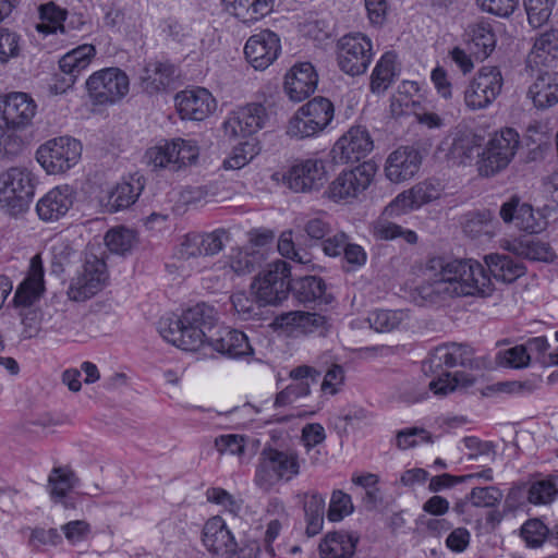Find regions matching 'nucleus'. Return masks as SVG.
Here are the masks:
<instances>
[{"label": "nucleus", "instance_id": "obj_49", "mask_svg": "<svg viewBox=\"0 0 558 558\" xmlns=\"http://www.w3.org/2000/svg\"><path fill=\"white\" fill-rule=\"evenodd\" d=\"M372 233L377 240L388 241L402 238L409 244H414L417 241V235L414 231L403 229L401 226L385 219L373 223Z\"/></svg>", "mask_w": 558, "mask_h": 558}, {"label": "nucleus", "instance_id": "obj_5", "mask_svg": "<svg viewBox=\"0 0 558 558\" xmlns=\"http://www.w3.org/2000/svg\"><path fill=\"white\" fill-rule=\"evenodd\" d=\"M199 148L194 141L175 138L148 148L145 159L154 170L180 171L196 162Z\"/></svg>", "mask_w": 558, "mask_h": 558}, {"label": "nucleus", "instance_id": "obj_64", "mask_svg": "<svg viewBox=\"0 0 558 558\" xmlns=\"http://www.w3.org/2000/svg\"><path fill=\"white\" fill-rule=\"evenodd\" d=\"M215 447L220 453L241 457L245 450L244 438L240 435H221L215 439Z\"/></svg>", "mask_w": 558, "mask_h": 558}, {"label": "nucleus", "instance_id": "obj_62", "mask_svg": "<svg viewBox=\"0 0 558 558\" xmlns=\"http://www.w3.org/2000/svg\"><path fill=\"white\" fill-rule=\"evenodd\" d=\"M207 500L223 507L231 513L236 514L241 509V501L235 499L230 493L220 487L209 488L206 492Z\"/></svg>", "mask_w": 558, "mask_h": 558}, {"label": "nucleus", "instance_id": "obj_45", "mask_svg": "<svg viewBox=\"0 0 558 558\" xmlns=\"http://www.w3.org/2000/svg\"><path fill=\"white\" fill-rule=\"evenodd\" d=\"M558 495V473L534 481L527 486V501L532 505H549Z\"/></svg>", "mask_w": 558, "mask_h": 558}, {"label": "nucleus", "instance_id": "obj_52", "mask_svg": "<svg viewBox=\"0 0 558 558\" xmlns=\"http://www.w3.org/2000/svg\"><path fill=\"white\" fill-rule=\"evenodd\" d=\"M105 243L110 252L124 255L134 246L135 233L123 227L114 228L106 233Z\"/></svg>", "mask_w": 558, "mask_h": 558}, {"label": "nucleus", "instance_id": "obj_36", "mask_svg": "<svg viewBox=\"0 0 558 558\" xmlns=\"http://www.w3.org/2000/svg\"><path fill=\"white\" fill-rule=\"evenodd\" d=\"M468 47L477 60H485L495 49L496 37L489 24L481 22L470 26Z\"/></svg>", "mask_w": 558, "mask_h": 558}, {"label": "nucleus", "instance_id": "obj_24", "mask_svg": "<svg viewBox=\"0 0 558 558\" xmlns=\"http://www.w3.org/2000/svg\"><path fill=\"white\" fill-rule=\"evenodd\" d=\"M74 202V190L65 184L48 191L36 204L38 218L44 222H56L63 218Z\"/></svg>", "mask_w": 558, "mask_h": 558}, {"label": "nucleus", "instance_id": "obj_11", "mask_svg": "<svg viewBox=\"0 0 558 558\" xmlns=\"http://www.w3.org/2000/svg\"><path fill=\"white\" fill-rule=\"evenodd\" d=\"M86 88L95 104L113 105L128 95L130 81L119 68H107L92 74L86 81Z\"/></svg>", "mask_w": 558, "mask_h": 558}, {"label": "nucleus", "instance_id": "obj_50", "mask_svg": "<svg viewBox=\"0 0 558 558\" xmlns=\"http://www.w3.org/2000/svg\"><path fill=\"white\" fill-rule=\"evenodd\" d=\"M407 318L408 314L403 311L376 310L368 315L367 320L374 330L388 332L398 328Z\"/></svg>", "mask_w": 558, "mask_h": 558}, {"label": "nucleus", "instance_id": "obj_18", "mask_svg": "<svg viewBox=\"0 0 558 558\" xmlns=\"http://www.w3.org/2000/svg\"><path fill=\"white\" fill-rule=\"evenodd\" d=\"M473 350L469 345L450 343L436 348L423 363L425 374L440 376L447 368L458 365L472 367Z\"/></svg>", "mask_w": 558, "mask_h": 558}, {"label": "nucleus", "instance_id": "obj_22", "mask_svg": "<svg viewBox=\"0 0 558 558\" xmlns=\"http://www.w3.org/2000/svg\"><path fill=\"white\" fill-rule=\"evenodd\" d=\"M373 148L374 142L367 129L356 125L336 142L332 153L342 162H355L366 157Z\"/></svg>", "mask_w": 558, "mask_h": 558}, {"label": "nucleus", "instance_id": "obj_51", "mask_svg": "<svg viewBox=\"0 0 558 558\" xmlns=\"http://www.w3.org/2000/svg\"><path fill=\"white\" fill-rule=\"evenodd\" d=\"M323 132L319 126L299 108L289 120L287 134L291 138L304 140Z\"/></svg>", "mask_w": 558, "mask_h": 558}, {"label": "nucleus", "instance_id": "obj_44", "mask_svg": "<svg viewBox=\"0 0 558 558\" xmlns=\"http://www.w3.org/2000/svg\"><path fill=\"white\" fill-rule=\"evenodd\" d=\"M323 371L308 365H301L290 372V377L293 380L286 389L293 396L296 401L301 397L310 393L312 384L318 381Z\"/></svg>", "mask_w": 558, "mask_h": 558}, {"label": "nucleus", "instance_id": "obj_17", "mask_svg": "<svg viewBox=\"0 0 558 558\" xmlns=\"http://www.w3.org/2000/svg\"><path fill=\"white\" fill-rule=\"evenodd\" d=\"M444 190L439 180L428 179L400 193L386 208L387 215H400L430 203L441 195Z\"/></svg>", "mask_w": 558, "mask_h": 558}, {"label": "nucleus", "instance_id": "obj_4", "mask_svg": "<svg viewBox=\"0 0 558 558\" xmlns=\"http://www.w3.org/2000/svg\"><path fill=\"white\" fill-rule=\"evenodd\" d=\"M34 193V177L28 169L12 167L0 174V205L11 215L25 211Z\"/></svg>", "mask_w": 558, "mask_h": 558}, {"label": "nucleus", "instance_id": "obj_10", "mask_svg": "<svg viewBox=\"0 0 558 558\" xmlns=\"http://www.w3.org/2000/svg\"><path fill=\"white\" fill-rule=\"evenodd\" d=\"M107 279L105 260L92 250H87L84 255L82 270L72 279L68 295L76 302L90 299L105 287Z\"/></svg>", "mask_w": 558, "mask_h": 558}, {"label": "nucleus", "instance_id": "obj_3", "mask_svg": "<svg viewBox=\"0 0 558 558\" xmlns=\"http://www.w3.org/2000/svg\"><path fill=\"white\" fill-rule=\"evenodd\" d=\"M300 469L296 451L264 448L258 458L254 482L260 489L269 492L277 483L290 482L298 476Z\"/></svg>", "mask_w": 558, "mask_h": 558}, {"label": "nucleus", "instance_id": "obj_63", "mask_svg": "<svg viewBox=\"0 0 558 558\" xmlns=\"http://www.w3.org/2000/svg\"><path fill=\"white\" fill-rule=\"evenodd\" d=\"M417 437L421 441H430V435L424 428L412 427L399 430L396 437L397 447L401 450L412 448L418 444Z\"/></svg>", "mask_w": 558, "mask_h": 558}, {"label": "nucleus", "instance_id": "obj_8", "mask_svg": "<svg viewBox=\"0 0 558 558\" xmlns=\"http://www.w3.org/2000/svg\"><path fill=\"white\" fill-rule=\"evenodd\" d=\"M372 40L362 33H350L337 43V62L351 76L364 74L373 59Z\"/></svg>", "mask_w": 558, "mask_h": 558}, {"label": "nucleus", "instance_id": "obj_42", "mask_svg": "<svg viewBox=\"0 0 558 558\" xmlns=\"http://www.w3.org/2000/svg\"><path fill=\"white\" fill-rule=\"evenodd\" d=\"M509 250L519 257L533 262H553L555 253L548 243L538 240L523 239L510 244Z\"/></svg>", "mask_w": 558, "mask_h": 558}, {"label": "nucleus", "instance_id": "obj_32", "mask_svg": "<svg viewBox=\"0 0 558 558\" xmlns=\"http://www.w3.org/2000/svg\"><path fill=\"white\" fill-rule=\"evenodd\" d=\"M481 136L471 130H459L456 132L450 147L447 151V159L453 165H462L471 160L475 154L480 156Z\"/></svg>", "mask_w": 558, "mask_h": 558}, {"label": "nucleus", "instance_id": "obj_1", "mask_svg": "<svg viewBox=\"0 0 558 558\" xmlns=\"http://www.w3.org/2000/svg\"><path fill=\"white\" fill-rule=\"evenodd\" d=\"M216 320L214 307L198 303L180 317L160 320L159 332L166 341L186 351H196L207 343L215 351L232 359L253 354L244 332L217 326Z\"/></svg>", "mask_w": 558, "mask_h": 558}, {"label": "nucleus", "instance_id": "obj_41", "mask_svg": "<svg viewBox=\"0 0 558 558\" xmlns=\"http://www.w3.org/2000/svg\"><path fill=\"white\" fill-rule=\"evenodd\" d=\"M397 56L388 51L381 56L372 73L371 89L374 93L386 90L398 76Z\"/></svg>", "mask_w": 558, "mask_h": 558}, {"label": "nucleus", "instance_id": "obj_30", "mask_svg": "<svg viewBox=\"0 0 558 558\" xmlns=\"http://www.w3.org/2000/svg\"><path fill=\"white\" fill-rule=\"evenodd\" d=\"M175 69L167 62H149L140 75V84L147 94H156L165 90L173 81Z\"/></svg>", "mask_w": 558, "mask_h": 558}, {"label": "nucleus", "instance_id": "obj_60", "mask_svg": "<svg viewBox=\"0 0 558 558\" xmlns=\"http://www.w3.org/2000/svg\"><path fill=\"white\" fill-rule=\"evenodd\" d=\"M548 532L549 527L538 519L529 520L521 527V536L532 547L542 545Z\"/></svg>", "mask_w": 558, "mask_h": 558}, {"label": "nucleus", "instance_id": "obj_38", "mask_svg": "<svg viewBox=\"0 0 558 558\" xmlns=\"http://www.w3.org/2000/svg\"><path fill=\"white\" fill-rule=\"evenodd\" d=\"M558 57V32L549 31L536 37L529 54V62L535 65L551 66Z\"/></svg>", "mask_w": 558, "mask_h": 558}, {"label": "nucleus", "instance_id": "obj_40", "mask_svg": "<svg viewBox=\"0 0 558 558\" xmlns=\"http://www.w3.org/2000/svg\"><path fill=\"white\" fill-rule=\"evenodd\" d=\"M303 509L306 522L305 533L315 536L323 530L325 515V498L318 493L303 494Z\"/></svg>", "mask_w": 558, "mask_h": 558}, {"label": "nucleus", "instance_id": "obj_47", "mask_svg": "<svg viewBox=\"0 0 558 558\" xmlns=\"http://www.w3.org/2000/svg\"><path fill=\"white\" fill-rule=\"evenodd\" d=\"M300 108L322 131L328 126L333 118V105L325 97H315Z\"/></svg>", "mask_w": 558, "mask_h": 558}, {"label": "nucleus", "instance_id": "obj_39", "mask_svg": "<svg viewBox=\"0 0 558 558\" xmlns=\"http://www.w3.org/2000/svg\"><path fill=\"white\" fill-rule=\"evenodd\" d=\"M143 191L141 182H121L112 189L107 196V211L117 213L133 205Z\"/></svg>", "mask_w": 558, "mask_h": 558}, {"label": "nucleus", "instance_id": "obj_15", "mask_svg": "<svg viewBox=\"0 0 558 558\" xmlns=\"http://www.w3.org/2000/svg\"><path fill=\"white\" fill-rule=\"evenodd\" d=\"M376 173V166L363 162L349 171H342L329 184L327 194L333 201L355 198L372 183Z\"/></svg>", "mask_w": 558, "mask_h": 558}, {"label": "nucleus", "instance_id": "obj_23", "mask_svg": "<svg viewBox=\"0 0 558 558\" xmlns=\"http://www.w3.org/2000/svg\"><path fill=\"white\" fill-rule=\"evenodd\" d=\"M499 215L506 223L514 222L515 227L529 233H538L547 225L539 213L535 215L532 206L527 203H521L517 196L501 205Z\"/></svg>", "mask_w": 558, "mask_h": 558}, {"label": "nucleus", "instance_id": "obj_16", "mask_svg": "<svg viewBox=\"0 0 558 558\" xmlns=\"http://www.w3.org/2000/svg\"><path fill=\"white\" fill-rule=\"evenodd\" d=\"M96 53L93 45H82L65 53L59 61L60 73L56 75L53 85L56 94H63L71 88L77 76L85 71Z\"/></svg>", "mask_w": 558, "mask_h": 558}, {"label": "nucleus", "instance_id": "obj_14", "mask_svg": "<svg viewBox=\"0 0 558 558\" xmlns=\"http://www.w3.org/2000/svg\"><path fill=\"white\" fill-rule=\"evenodd\" d=\"M504 77L497 66H483L464 90V102L471 110L490 106L500 94Z\"/></svg>", "mask_w": 558, "mask_h": 558}, {"label": "nucleus", "instance_id": "obj_29", "mask_svg": "<svg viewBox=\"0 0 558 558\" xmlns=\"http://www.w3.org/2000/svg\"><path fill=\"white\" fill-rule=\"evenodd\" d=\"M527 96L537 109H547L558 102V72H543L529 87Z\"/></svg>", "mask_w": 558, "mask_h": 558}, {"label": "nucleus", "instance_id": "obj_31", "mask_svg": "<svg viewBox=\"0 0 558 558\" xmlns=\"http://www.w3.org/2000/svg\"><path fill=\"white\" fill-rule=\"evenodd\" d=\"M359 536L344 531L327 533L319 544L322 558H351L356 549Z\"/></svg>", "mask_w": 558, "mask_h": 558}, {"label": "nucleus", "instance_id": "obj_6", "mask_svg": "<svg viewBox=\"0 0 558 558\" xmlns=\"http://www.w3.org/2000/svg\"><path fill=\"white\" fill-rule=\"evenodd\" d=\"M290 265L281 259L275 260L259 272L252 283L256 301L260 305H278L290 292Z\"/></svg>", "mask_w": 558, "mask_h": 558}, {"label": "nucleus", "instance_id": "obj_59", "mask_svg": "<svg viewBox=\"0 0 558 558\" xmlns=\"http://www.w3.org/2000/svg\"><path fill=\"white\" fill-rule=\"evenodd\" d=\"M530 359V353L526 352V348L524 345H515L511 349L500 351L496 357L499 365L513 368L527 366Z\"/></svg>", "mask_w": 558, "mask_h": 558}, {"label": "nucleus", "instance_id": "obj_9", "mask_svg": "<svg viewBox=\"0 0 558 558\" xmlns=\"http://www.w3.org/2000/svg\"><path fill=\"white\" fill-rule=\"evenodd\" d=\"M271 178L295 193H306L324 186L327 171L322 159L310 158L298 161L284 172L274 173Z\"/></svg>", "mask_w": 558, "mask_h": 558}, {"label": "nucleus", "instance_id": "obj_57", "mask_svg": "<svg viewBox=\"0 0 558 558\" xmlns=\"http://www.w3.org/2000/svg\"><path fill=\"white\" fill-rule=\"evenodd\" d=\"M502 497V492L495 486L474 487L469 494L471 506L483 508L497 506Z\"/></svg>", "mask_w": 558, "mask_h": 558}, {"label": "nucleus", "instance_id": "obj_53", "mask_svg": "<svg viewBox=\"0 0 558 558\" xmlns=\"http://www.w3.org/2000/svg\"><path fill=\"white\" fill-rule=\"evenodd\" d=\"M0 123V160L12 159L24 149V142L15 132Z\"/></svg>", "mask_w": 558, "mask_h": 558}, {"label": "nucleus", "instance_id": "obj_13", "mask_svg": "<svg viewBox=\"0 0 558 558\" xmlns=\"http://www.w3.org/2000/svg\"><path fill=\"white\" fill-rule=\"evenodd\" d=\"M519 146V134L513 129L496 133L480 155V173L489 177L505 169Z\"/></svg>", "mask_w": 558, "mask_h": 558}, {"label": "nucleus", "instance_id": "obj_25", "mask_svg": "<svg viewBox=\"0 0 558 558\" xmlns=\"http://www.w3.org/2000/svg\"><path fill=\"white\" fill-rule=\"evenodd\" d=\"M422 156L411 146H402L392 151L385 165V173L389 181L400 183L413 178L420 170Z\"/></svg>", "mask_w": 558, "mask_h": 558}, {"label": "nucleus", "instance_id": "obj_27", "mask_svg": "<svg viewBox=\"0 0 558 558\" xmlns=\"http://www.w3.org/2000/svg\"><path fill=\"white\" fill-rule=\"evenodd\" d=\"M182 119L203 121L216 109V100L206 88L183 90L175 97Z\"/></svg>", "mask_w": 558, "mask_h": 558}, {"label": "nucleus", "instance_id": "obj_55", "mask_svg": "<svg viewBox=\"0 0 558 558\" xmlns=\"http://www.w3.org/2000/svg\"><path fill=\"white\" fill-rule=\"evenodd\" d=\"M555 2L553 0H524L529 23L533 27H539L546 23Z\"/></svg>", "mask_w": 558, "mask_h": 558}, {"label": "nucleus", "instance_id": "obj_35", "mask_svg": "<svg viewBox=\"0 0 558 558\" xmlns=\"http://www.w3.org/2000/svg\"><path fill=\"white\" fill-rule=\"evenodd\" d=\"M490 275L499 281L510 283L525 274L521 262L502 254H490L485 257Z\"/></svg>", "mask_w": 558, "mask_h": 558}, {"label": "nucleus", "instance_id": "obj_20", "mask_svg": "<svg viewBox=\"0 0 558 558\" xmlns=\"http://www.w3.org/2000/svg\"><path fill=\"white\" fill-rule=\"evenodd\" d=\"M267 120L266 108L259 102H252L233 111L223 128L231 136H250L262 130Z\"/></svg>", "mask_w": 558, "mask_h": 558}, {"label": "nucleus", "instance_id": "obj_56", "mask_svg": "<svg viewBox=\"0 0 558 558\" xmlns=\"http://www.w3.org/2000/svg\"><path fill=\"white\" fill-rule=\"evenodd\" d=\"M351 496L342 490H335L331 495L327 518L331 522H339L353 512Z\"/></svg>", "mask_w": 558, "mask_h": 558}, {"label": "nucleus", "instance_id": "obj_54", "mask_svg": "<svg viewBox=\"0 0 558 558\" xmlns=\"http://www.w3.org/2000/svg\"><path fill=\"white\" fill-rule=\"evenodd\" d=\"M258 148L255 143L245 141L235 146L230 156L223 161L225 169H241L246 166L256 155Z\"/></svg>", "mask_w": 558, "mask_h": 558}, {"label": "nucleus", "instance_id": "obj_46", "mask_svg": "<svg viewBox=\"0 0 558 558\" xmlns=\"http://www.w3.org/2000/svg\"><path fill=\"white\" fill-rule=\"evenodd\" d=\"M474 381L475 378L471 374L456 372L452 376L449 373L437 376V379L432 380L428 386L435 395H447L457 388L471 387Z\"/></svg>", "mask_w": 558, "mask_h": 558}, {"label": "nucleus", "instance_id": "obj_33", "mask_svg": "<svg viewBox=\"0 0 558 558\" xmlns=\"http://www.w3.org/2000/svg\"><path fill=\"white\" fill-rule=\"evenodd\" d=\"M290 292L301 304L307 305L316 302L328 303L326 284L320 277L305 276L290 283Z\"/></svg>", "mask_w": 558, "mask_h": 558}, {"label": "nucleus", "instance_id": "obj_34", "mask_svg": "<svg viewBox=\"0 0 558 558\" xmlns=\"http://www.w3.org/2000/svg\"><path fill=\"white\" fill-rule=\"evenodd\" d=\"M462 230L471 239H490L495 234L497 221L489 209L473 210L462 217Z\"/></svg>", "mask_w": 558, "mask_h": 558}, {"label": "nucleus", "instance_id": "obj_37", "mask_svg": "<svg viewBox=\"0 0 558 558\" xmlns=\"http://www.w3.org/2000/svg\"><path fill=\"white\" fill-rule=\"evenodd\" d=\"M243 23L258 21L272 11L275 0H222Z\"/></svg>", "mask_w": 558, "mask_h": 558}, {"label": "nucleus", "instance_id": "obj_26", "mask_svg": "<svg viewBox=\"0 0 558 558\" xmlns=\"http://www.w3.org/2000/svg\"><path fill=\"white\" fill-rule=\"evenodd\" d=\"M318 76L310 62L292 66L284 76L283 90L291 101L300 102L313 94Z\"/></svg>", "mask_w": 558, "mask_h": 558}, {"label": "nucleus", "instance_id": "obj_58", "mask_svg": "<svg viewBox=\"0 0 558 558\" xmlns=\"http://www.w3.org/2000/svg\"><path fill=\"white\" fill-rule=\"evenodd\" d=\"M199 241L203 256H213L222 251L225 244L230 241V234L226 229H216L209 233H199Z\"/></svg>", "mask_w": 558, "mask_h": 558}, {"label": "nucleus", "instance_id": "obj_28", "mask_svg": "<svg viewBox=\"0 0 558 558\" xmlns=\"http://www.w3.org/2000/svg\"><path fill=\"white\" fill-rule=\"evenodd\" d=\"M44 292V269L39 255L31 259V267L27 277L17 287L14 294V302L17 306L31 308L39 300Z\"/></svg>", "mask_w": 558, "mask_h": 558}, {"label": "nucleus", "instance_id": "obj_12", "mask_svg": "<svg viewBox=\"0 0 558 558\" xmlns=\"http://www.w3.org/2000/svg\"><path fill=\"white\" fill-rule=\"evenodd\" d=\"M204 546L213 554L222 555L227 558H255L259 546L256 542L251 543L250 553L239 546L233 534L227 527L220 517H213L205 523L202 533Z\"/></svg>", "mask_w": 558, "mask_h": 558}, {"label": "nucleus", "instance_id": "obj_21", "mask_svg": "<svg viewBox=\"0 0 558 558\" xmlns=\"http://www.w3.org/2000/svg\"><path fill=\"white\" fill-rule=\"evenodd\" d=\"M35 101L24 93H13L0 101V123L8 129H24L36 114Z\"/></svg>", "mask_w": 558, "mask_h": 558}, {"label": "nucleus", "instance_id": "obj_61", "mask_svg": "<svg viewBox=\"0 0 558 558\" xmlns=\"http://www.w3.org/2000/svg\"><path fill=\"white\" fill-rule=\"evenodd\" d=\"M61 542L62 537L57 529L45 530L43 527H35L31 530L28 544L37 550L43 546H58Z\"/></svg>", "mask_w": 558, "mask_h": 558}, {"label": "nucleus", "instance_id": "obj_19", "mask_svg": "<svg viewBox=\"0 0 558 558\" xmlns=\"http://www.w3.org/2000/svg\"><path fill=\"white\" fill-rule=\"evenodd\" d=\"M281 50L279 36L269 29L252 35L244 47L247 62L255 70H265L278 58Z\"/></svg>", "mask_w": 558, "mask_h": 558}, {"label": "nucleus", "instance_id": "obj_7", "mask_svg": "<svg viewBox=\"0 0 558 558\" xmlns=\"http://www.w3.org/2000/svg\"><path fill=\"white\" fill-rule=\"evenodd\" d=\"M82 155V144L71 136L47 141L36 151V159L49 174L64 173L74 167Z\"/></svg>", "mask_w": 558, "mask_h": 558}, {"label": "nucleus", "instance_id": "obj_2", "mask_svg": "<svg viewBox=\"0 0 558 558\" xmlns=\"http://www.w3.org/2000/svg\"><path fill=\"white\" fill-rule=\"evenodd\" d=\"M425 276L417 292L428 303L466 295L488 296L494 290L487 270L474 259L434 257L427 262Z\"/></svg>", "mask_w": 558, "mask_h": 558}, {"label": "nucleus", "instance_id": "obj_43", "mask_svg": "<svg viewBox=\"0 0 558 558\" xmlns=\"http://www.w3.org/2000/svg\"><path fill=\"white\" fill-rule=\"evenodd\" d=\"M68 12L58 7L54 2H48L39 7L40 22L36 25V29L43 34H54L57 32L65 33L64 22Z\"/></svg>", "mask_w": 558, "mask_h": 558}, {"label": "nucleus", "instance_id": "obj_48", "mask_svg": "<svg viewBox=\"0 0 558 558\" xmlns=\"http://www.w3.org/2000/svg\"><path fill=\"white\" fill-rule=\"evenodd\" d=\"M77 477L66 466L53 468L48 477V486L52 498H63L75 486Z\"/></svg>", "mask_w": 558, "mask_h": 558}]
</instances>
